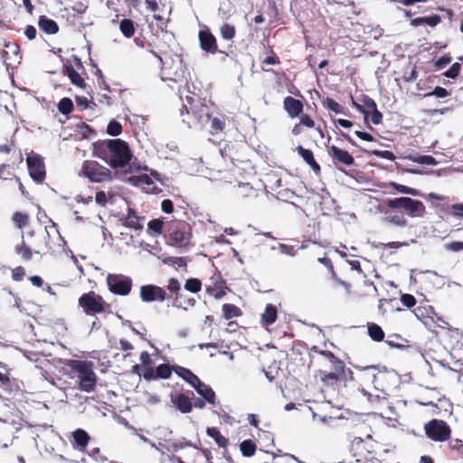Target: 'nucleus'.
I'll return each mask as SVG.
<instances>
[{"mask_svg": "<svg viewBox=\"0 0 463 463\" xmlns=\"http://www.w3.org/2000/svg\"><path fill=\"white\" fill-rule=\"evenodd\" d=\"M93 156L112 168L125 167L132 155L128 143L122 139L99 140L93 144Z\"/></svg>", "mask_w": 463, "mask_h": 463, "instance_id": "f257e3e1", "label": "nucleus"}, {"mask_svg": "<svg viewBox=\"0 0 463 463\" xmlns=\"http://www.w3.org/2000/svg\"><path fill=\"white\" fill-rule=\"evenodd\" d=\"M317 352L328 362L330 369L329 371H317L316 376L319 378L323 385L326 387H334L341 382L354 380L353 371L345 366V364L342 359L337 357L331 351L321 350Z\"/></svg>", "mask_w": 463, "mask_h": 463, "instance_id": "f03ea898", "label": "nucleus"}, {"mask_svg": "<svg viewBox=\"0 0 463 463\" xmlns=\"http://www.w3.org/2000/svg\"><path fill=\"white\" fill-rule=\"evenodd\" d=\"M71 371V378L78 380V389L85 392L95 391L98 376L94 372V364L87 360H68L66 364Z\"/></svg>", "mask_w": 463, "mask_h": 463, "instance_id": "7ed1b4c3", "label": "nucleus"}, {"mask_svg": "<svg viewBox=\"0 0 463 463\" xmlns=\"http://www.w3.org/2000/svg\"><path fill=\"white\" fill-rule=\"evenodd\" d=\"M189 106L184 105L183 122L190 128L203 129L211 119V109L199 99L187 98Z\"/></svg>", "mask_w": 463, "mask_h": 463, "instance_id": "20e7f679", "label": "nucleus"}, {"mask_svg": "<svg viewBox=\"0 0 463 463\" xmlns=\"http://www.w3.org/2000/svg\"><path fill=\"white\" fill-rule=\"evenodd\" d=\"M171 244L176 247H187L191 244L193 237L192 226L185 221L174 220L167 222L165 226Z\"/></svg>", "mask_w": 463, "mask_h": 463, "instance_id": "39448f33", "label": "nucleus"}, {"mask_svg": "<svg viewBox=\"0 0 463 463\" xmlns=\"http://www.w3.org/2000/svg\"><path fill=\"white\" fill-rule=\"evenodd\" d=\"M384 205L390 209H402L411 218H420L426 214V207L421 201L411 197L386 199Z\"/></svg>", "mask_w": 463, "mask_h": 463, "instance_id": "423d86ee", "label": "nucleus"}, {"mask_svg": "<svg viewBox=\"0 0 463 463\" xmlns=\"http://www.w3.org/2000/svg\"><path fill=\"white\" fill-rule=\"evenodd\" d=\"M167 298L173 300V306L177 308L187 310L196 304L194 298L187 297L182 290L181 283L176 278H170L167 281Z\"/></svg>", "mask_w": 463, "mask_h": 463, "instance_id": "0eeeda50", "label": "nucleus"}, {"mask_svg": "<svg viewBox=\"0 0 463 463\" xmlns=\"http://www.w3.org/2000/svg\"><path fill=\"white\" fill-rule=\"evenodd\" d=\"M78 305L87 316H95L106 311L104 298L94 291L82 294L78 300Z\"/></svg>", "mask_w": 463, "mask_h": 463, "instance_id": "6e6552de", "label": "nucleus"}, {"mask_svg": "<svg viewBox=\"0 0 463 463\" xmlns=\"http://www.w3.org/2000/svg\"><path fill=\"white\" fill-rule=\"evenodd\" d=\"M81 173L91 183H104L112 180L111 171L94 160L84 161Z\"/></svg>", "mask_w": 463, "mask_h": 463, "instance_id": "1a4fd4ad", "label": "nucleus"}, {"mask_svg": "<svg viewBox=\"0 0 463 463\" xmlns=\"http://www.w3.org/2000/svg\"><path fill=\"white\" fill-rule=\"evenodd\" d=\"M426 436L433 441L443 442L449 439L451 429L449 425L438 419H432L424 425Z\"/></svg>", "mask_w": 463, "mask_h": 463, "instance_id": "9d476101", "label": "nucleus"}, {"mask_svg": "<svg viewBox=\"0 0 463 463\" xmlns=\"http://www.w3.org/2000/svg\"><path fill=\"white\" fill-rule=\"evenodd\" d=\"M106 282L109 291L119 296H128L133 287L132 279L123 274H109Z\"/></svg>", "mask_w": 463, "mask_h": 463, "instance_id": "9b49d317", "label": "nucleus"}, {"mask_svg": "<svg viewBox=\"0 0 463 463\" xmlns=\"http://www.w3.org/2000/svg\"><path fill=\"white\" fill-rule=\"evenodd\" d=\"M374 441L370 434L365 439L354 437L350 445V449L354 457L361 458L362 462L367 459V457L374 451Z\"/></svg>", "mask_w": 463, "mask_h": 463, "instance_id": "f8f14e48", "label": "nucleus"}, {"mask_svg": "<svg viewBox=\"0 0 463 463\" xmlns=\"http://www.w3.org/2000/svg\"><path fill=\"white\" fill-rule=\"evenodd\" d=\"M377 368L375 366H365L358 368L356 376H354L353 382L357 383L359 390L364 395H371L367 388L373 387Z\"/></svg>", "mask_w": 463, "mask_h": 463, "instance_id": "ddd939ff", "label": "nucleus"}, {"mask_svg": "<svg viewBox=\"0 0 463 463\" xmlns=\"http://www.w3.org/2000/svg\"><path fill=\"white\" fill-rule=\"evenodd\" d=\"M26 164L32 179L37 183L43 182L46 172L43 157L37 154L29 156L26 158Z\"/></svg>", "mask_w": 463, "mask_h": 463, "instance_id": "4468645a", "label": "nucleus"}, {"mask_svg": "<svg viewBox=\"0 0 463 463\" xmlns=\"http://www.w3.org/2000/svg\"><path fill=\"white\" fill-rule=\"evenodd\" d=\"M139 295L143 302H163L167 298V293L165 288L152 284L141 286Z\"/></svg>", "mask_w": 463, "mask_h": 463, "instance_id": "2eb2a0df", "label": "nucleus"}, {"mask_svg": "<svg viewBox=\"0 0 463 463\" xmlns=\"http://www.w3.org/2000/svg\"><path fill=\"white\" fill-rule=\"evenodd\" d=\"M328 155L336 167L339 165L352 166L355 163L354 156L348 151L335 145L328 147Z\"/></svg>", "mask_w": 463, "mask_h": 463, "instance_id": "dca6fc26", "label": "nucleus"}, {"mask_svg": "<svg viewBox=\"0 0 463 463\" xmlns=\"http://www.w3.org/2000/svg\"><path fill=\"white\" fill-rule=\"evenodd\" d=\"M198 39L203 51L212 54L219 52L217 40L207 26L199 31Z\"/></svg>", "mask_w": 463, "mask_h": 463, "instance_id": "f3484780", "label": "nucleus"}, {"mask_svg": "<svg viewBox=\"0 0 463 463\" xmlns=\"http://www.w3.org/2000/svg\"><path fill=\"white\" fill-rule=\"evenodd\" d=\"M1 56L7 67L19 63L22 58L20 55V46L16 43H5Z\"/></svg>", "mask_w": 463, "mask_h": 463, "instance_id": "a211bd4d", "label": "nucleus"}, {"mask_svg": "<svg viewBox=\"0 0 463 463\" xmlns=\"http://www.w3.org/2000/svg\"><path fill=\"white\" fill-rule=\"evenodd\" d=\"M392 376L386 372H381L377 369L375 373L374 383L373 389L388 395L392 390Z\"/></svg>", "mask_w": 463, "mask_h": 463, "instance_id": "6ab92c4d", "label": "nucleus"}, {"mask_svg": "<svg viewBox=\"0 0 463 463\" xmlns=\"http://www.w3.org/2000/svg\"><path fill=\"white\" fill-rule=\"evenodd\" d=\"M145 380L152 381L156 379H169L172 375V368L167 364H159L156 370L147 369L142 373Z\"/></svg>", "mask_w": 463, "mask_h": 463, "instance_id": "aec40b11", "label": "nucleus"}, {"mask_svg": "<svg viewBox=\"0 0 463 463\" xmlns=\"http://www.w3.org/2000/svg\"><path fill=\"white\" fill-rule=\"evenodd\" d=\"M171 402L181 413H189L193 410L192 398L185 393H175L170 396Z\"/></svg>", "mask_w": 463, "mask_h": 463, "instance_id": "412c9836", "label": "nucleus"}, {"mask_svg": "<svg viewBox=\"0 0 463 463\" xmlns=\"http://www.w3.org/2000/svg\"><path fill=\"white\" fill-rule=\"evenodd\" d=\"M283 108L290 118H295L302 114L304 106L301 100L287 96L283 100Z\"/></svg>", "mask_w": 463, "mask_h": 463, "instance_id": "4be33fe9", "label": "nucleus"}, {"mask_svg": "<svg viewBox=\"0 0 463 463\" xmlns=\"http://www.w3.org/2000/svg\"><path fill=\"white\" fill-rule=\"evenodd\" d=\"M233 194L238 200H249L258 195L257 190L248 183L239 184L235 187Z\"/></svg>", "mask_w": 463, "mask_h": 463, "instance_id": "5701e85b", "label": "nucleus"}, {"mask_svg": "<svg viewBox=\"0 0 463 463\" xmlns=\"http://www.w3.org/2000/svg\"><path fill=\"white\" fill-rule=\"evenodd\" d=\"M297 151L298 155L302 157V159L311 167V169L316 173L319 174L321 171V167L319 164L315 159L314 154L310 149L304 148L302 146H298L297 147Z\"/></svg>", "mask_w": 463, "mask_h": 463, "instance_id": "b1692460", "label": "nucleus"}, {"mask_svg": "<svg viewBox=\"0 0 463 463\" xmlns=\"http://www.w3.org/2000/svg\"><path fill=\"white\" fill-rule=\"evenodd\" d=\"M136 184L141 186L146 193L157 194L160 189L155 182L146 174L135 176Z\"/></svg>", "mask_w": 463, "mask_h": 463, "instance_id": "393cba45", "label": "nucleus"}, {"mask_svg": "<svg viewBox=\"0 0 463 463\" xmlns=\"http://www.w3.org/2000/svg\"><path fill=\"white\" fill-rule=\"evenodd\" d=\"M196 392L210 404H215L216 395L213 390L199 379V383L193 386Z\"/></svg>", "mask_w": 463, "mask_h": 463, "instance_id": "a878e982", "label": "nucleus"}, {"mask_svg": "<svg viewBox=\"0 0 463 463\" xmlns=\"http://www.w3.org/2000/svg\"><path fill=\"white\" fill-rule=\"evenodd\" d=\"M63 72L68 76L73 85L80 89H84L86 87L84 79L75 71L71 64H65L63 66Z\"/></svg>", "mask_w": 463, "mask_h": 463, "instance_id": "bb28decb", "label": "nucleus"}, {"mask_svg": "<svg viewBox=\"0 0 463 463\" xmlns=\"http://www.w3.org/2000/svg\"><path fill=\"white\" fill-rule=\"evenodd\" d=\"M73 447L80 450L84 449L90 442V435L82 429H77L72 433Z\"/></svg>", "mask_w": 463, "mask_h": 463, "instance_id": "cd10ccee", "label": "nucleus"}, {"mask_svg": "<svg viewBox=\"0 0 463 463\" xmlns=\"http://www.w3.org/2000/svg\"><path fill=\"white\" fill-rule=\"evenodd\" d=\"M318 261L322 264H324L331 273L332 279L336 282V284L342 286L347 292H350L351 289V284L348 282H345L339 279L334 269L333 263L331 260L327 257L319 258Z\"/></svg>", "mask_w": 463, "mask_h": 463, "instance_id": "c85d7f7f", "label": "nucleus"}, {"mask_svg": "<svg viewBox=\"0 0 463 463\" xmlns=\"http://www.w3.org/2000/svg\"><path fill=\"white\" fill-rule=\"evenodd\" d=\"M38 25L42 31L48 34H55L59 32L58 24L45 15L39 17Z\"/></svg>", "mask_w": 463, "mask_h": 463, "instance_id": "c756f323", "label": "nucleus"}, {"mask_svg": "<svg viewBox=\"0 0 463 463\" xmlns=\"http://www.w3.org/2000/svg\"><path fill=\"white\" fill-rule=\"evenodd\" d=\"M125 227L134 229L136 231L141 230L143 225L140 223V218L137 215L135 210L128 208V215L121 220Z\"/></svg>", "mask_w": 463, "mask_h": 463, "instance_id": "7c9ffc66", "label": "nucleus"}, {"mask_svg": "<svg viewBox=\"0 0 463 463\" xmlns=\"http://www.w3.org/2000/svg\"><path fill=\"white\" fill-rule=\"evenodd\" d=\"M225 118L226 117L223 115H220L219 117H213L211 115V119L208 122V124H210L209 132L211 135L215 136L223 132L225 128Z\"/></svg>", "mask_w": 463, "mask_h": 463, "instance_id": "2f4dec72", "label": "nucleus"}, {"mask_svg": "<svg viewBox=\"0 0 463 463\" xmlns=\"http://www.w3.org/2000/svg\"><path fill=\"white\" fill-rule=\"evenodd\" d=\"M278 317V309L273 304H268L261 316V324L264 326L272 325Z\"/></svg>", "mask_w": 463, "mask_h": 463, "instance_id": "473e14b6", "label": "nucleus"}, {"mask_svg": "<svg viewBox=\"0 0 463 463\" xmlns=\"http://www.w3.org/2000/svg\"><path fill=\"white\" fill-rule=\"evenodd\" d=\"M175 371L180 377H182L184 380H185L191 386H194L195 383H199V377L187 368L176 366L175 368Z\"/></svg>", "mask_w": 463, "mask_h": 463, "instance_id": "72a5a7b5", "label": "nucleus"}, {"mask_svg": "<svg viewBox=\"0 0 463 463\" xmlns=\"http://www.w3.org/2000/svg\"><path fill=\"white\" fill-rule=\"evenodd\" d=\"M206 434L213 438L220 448H226L229 444L228 439L222 436L216 427H208Z\"/></svg>", "mask_w": 463, "mask_h": 463, "instance_id": "f704fd0d", "label": "nucleus"}, {"mask_svg": "<svg viewBox=\"0 0 463 463\" xmlns=\"http://www.w3.org/2000/svg\"><path fill=\"white\" fill-rule=\"evenodd\" d=\"M222 317L224 319L229 320L233 317H239L242 315L241 309L233 304L225 303L222 307Z\"/></svg>", "mask_w": 463, "mask_h": 463, "instance_id": "c9c22d12", "label": "nucleus"}, {"mask_svg": "<svg viewBox=\"0 0 463 463\" xmlns=\"http://www.w3.org/2000/svg\"><path fill=\"white\" fill-rule=\"evenodd\" d=\"M367 334L372 340L375 342H381L384 339V332L383 328L375 323H368Z\"/></svg>", "mask_w": 463, "mask_h": 463, "instance_id": "e433bc0d", "label": "nucleus"}, {"mask_svg": "<svg viewBox=\"0 0 463 463\" xmlns=\"http://www.w3.org/2000/svg\"><path fill=\"white\" fill-rule=\"evenodd\" d=\"M361 101L363 102V106L356 103L354 100H353V106L359 111L363 112L365 115V118L367 117L368 112L364 110V107H365L368 110L372 111L374 110L377 108V105L375 101L370 98L369 96H363L361 99Z\"/></svg>", "mask_w": 463, "mask_h": 463, "instance_id": "4c0bfd02", "label": "nucleus"}, {"mask_svg": "<svg viewBox=\"0 0 463 463\" xmlns=\"http://www.w3.org/2000/svg\"><path fill=\"white\" fill-rule=\"evenodd\" d=\"M119 30L126 38H131L136 32L135 23L131 19L124 18L119 23Z\"/></svg>", "mask_w": 463, "mask_h": 463, "instance_id": "58836bf2", "label": "nucleus"}, {"mask_svg": "<svg viewBox=\"0 0 463 463\" xmlns=\"http://www.w3.org/2000/svg\"><path fill=\"white\" fill-rule=\"evenodd\" d=\"M227 287L222 283H214L213 285L206 286V293L213 296L215 299H221L226 295Z\"/></svg>", "mask_w": 463, "mask_h": 463, "instance_id": "ea45409f", "label": "nucleus"}, {"mask_svg": "<svg viewBox=\"0 0 463 463\" xmlns=\"http://www.w3.org/2000/svg\"><path fill=\"white\" fill-rule=\"evenodd\" d=\"M23 240L20 244H17L14 247V251L16 254H18L23 260L29 261L32 260L33 257V250L25 243L24 240V236L22 237Z\"/></svg>", "mask_w": 463, "mask_h": 463, "instance_id": "a19ab883", "label": "nucleus"}, {"mask_svg": "<svg viewBox=\"0 0 463 463\" xmlns=\"http://www.w3.org/2000/svg\"><path fill=\"white\" fill-rule=\"evenodd\" d=\"M30 217L27 213L22 212H14L12 216V221L16 227L24 229L29 223Z\"/></svg>", "mask_w": 463, "mask_h": 463, "instance_id": "79ce46f5", "label": "nucleus"}, {"mask_svg": "<svg viewBox=\"0 0 463 463\" xmlns=\"http://www.w3.org/2000/svg\"><path fill=\"white\" fill-rule=\"evenodd\" d=\"M240 449L242 456L250 458L255 454L257 447L251 439H245L240 444Z\"/></svg>", "mask_w": 463, "mask_h": 463, "instance_id": "37998d69", "label": "nucleus"}, {"mask_svg": "<svg viewBox=\"0 0 463 463\" xmlns=\"http://www.w3.org/2000/svg\"><path fill=\"white\" fill-rule=\"evenodd\" d=\"M390 186L401 194H410L412 196H421V194L419 190L410 187V186H407V185H403V184H400L392 182V183H390Z\"/></svg>", "mask_w": 463, "mask_h": 463, "instance_id": "c03bdc74", "label": "nucleus"}, {"mask_svg": "<svg viewBox=\"0 0 463 463\" xmlns=\"http://www.w3.org/2000/svg\"><path fill=\"white\" fill-rule=\"evenodd\" d=\"M220 33L222 39L231 41L236 35L235 26L225 23L220 28Z\"/></svg>", "mask_w": 463, "mask_h": 463, "instance_id": "a18cd8bd", "label": "nucleus"}, {"mask_svg": "<svg viewBox=\"0 0 463 463\" xmlns=\"http://www.w3.org/2000/svg\"><path fill=\"white\" fill-rule=\"evenodd\" d=\"M184 289L191 293H198L202 289V281L196 278L187 279L184 282Z\"/></svg>", "mask_w": 463, "mask_h": 463, "instance_id": "49530a36", "label": "nucleus"}, {"mask_svg": "<svg viewBox=\"0 0 463 463\" xmlns=\"http://www.w3.org/2000/svg\"><path fill=\"white\" fill-rule=\"evenodd\" d=\"M322 104L326 109L336 114L344 113V107L329 97L324 99Z\"/></svg>", "mask_w": 463, "mask_h": 463, "instance_id": "de8ad7c7", "label": "nucleus"}, {"mask_svg": "<svg viewBox=\"0 0 463 463\" xmlns=\"http://www.w3.org/2000/svg\"><path fill=\"white\" fill-rule=\"evenodd\" d=\"M58 109L63 115H69L73 110V102L70 98H62L58 103Z\"/></svg>", "mask_w": 463, "mask_h": 463, "instance_id": "09e8293b", "label": "nucleus"}, {"mask_svg": "<svg viewBox=\"0 0 463 463\" xmlns=\"http://www.w3.org/2000/svg\"><path fill=\"white\" fill-rule=\"evenodd\" d=\"M15 177H17L13 168L8 164H2L0 165V179L2 180H15Z\"/></svg>", "mask_w": 463, "mask_h": 463, "instance_id": "8fccbe9b", "label": "nucleus"}, {"mask_svg": "<svg viewBox=\"0 0 463 463\" xmlns=\"http://www.w3.org/2000/svg\"><path fill=\"white\" fill-rule=\"evenodd\" d=\"M450 450L455 453V458L463 459V441L456 439L449 442Z\"/></svg>", "mask_w": 463, "mask_h": 463, "instance_id": "3c124183", "label": "nucleus"}, {"mask_svg": "<svg viewBox=\"0 0 463 463\" xmlns=\"http://www.w3.org/2000/svg\"><path fill=\"white\" fill-rule=\"evenodd\" d=\"M386 221L389 223H392L396 226L405 227L407 225V220L402 213H395L386 217Z\"/></svg>", "mask_w": 463, "mask_h": 463, "instance_id": "603ef678", "label": "nucleus"}, {"mask_svg": "<svg viewBox=\"0 0 463 463\" xmlns=\"http://www.w3.org/2000/svg\"><path fill=\"white\" fill-rule=\"evenodd\" d=\"M166 222H164L160 219H153L151 220L147 226L148 229L153 231L155 233L161 234L163 232H165V226Z\"/></svg>", "mask_w": 463, "mask_h": 463, "instance_id": "864d4df0", "label": "nucleus"}, {"mask_svg": "<svg viewBox=\"0 0 463 463\" xmlns=\"http://www.w3.org/2000/svg\"><path fill=\"white\" fill-rule=\"evenodd\" d=\"M107 133L110 136L117 137L122 133V126L115 119L109 121L107 127Z\"/></svg>", "mask_w": 463, "mask_h": 463, "instance_id": "5fc2aeb1", "label": "nucleus"}, {"mask_svg": "<svg viewBox=\"0 0 463 463\" xmlns=\"http://www.w3.org/2000/svg\"><path fill=\"white\" fill-rule=\"evenodd\" d=\"M410 159L421 165H435L437 164L436 159L432 156H410Z\"/></svg>", "mask_w": 463, "mask_h": 463, "instance_id": "6e6d98bb", "label": "nucleus"}, {"mask_svg": "<svg viewBox=\"0 0 463 463\" xmlns=\"http://www.w3.org/2000/svg\"><path fill=\"white\" fill-rule=\"evenodd\" d=\"M140 361L143 366V372H146L147 369H154L152 367L153 360L148 352L143 351L140 354Z\"/></svg>", "mask_w": 463, "mask_h": 463, "instance_id": "4d7b16f0", "label": "nucleus"}, {"mask_svg": "<svg viewBox=\"0 0 463 463\" xmlns=\"http://www.w3.org/2000/svg\"><path fill=\"white\" fill-rule=\"evenodd\" d=\"M461 70V64L458 62H455L451 65V67L446 71L443 75L449 79H456L460 72Z\"/></svg>", "mask_w": 463, "mask_h": 463, "instance_id": "13d9d810", "label": "nucleus"}, {"mask_svg": "<svg viewBox=\"0 0 463 463\" xmlns=\"http://www.w3.org/2000/svg\"><path fill=\"white\" fill-rule=\"evenodd\" d=\"M449 95V90H447L445 88L437 86L434 88V90L427 94H425V97L429 96H436L437 98H446Z\"/></svg>", "mask_w": 463, "mask_h": 463, "instance_id": "bf43d9fd", "label": "nucleus"}, {"mask_svg": "<svg viewBox=\"0 0 463 463\" xmlns=\"http://www.w3.org/2000/svg\"><path fill=\"white\" fill-rule=\"evenodd\" d=\"M402 305L406 307H412L416 305V298L411 294H402L401 297Z\"/></svg>", "mask_w": 463, "mask_h": 463, "instance_id": "052dcab7", "label": "nucleus"}, {"mask_svg": "<svg viewBox=\"0 0 463 463\" xmlns=\"http://www.w3.org/2000/svg\"><path fill=\"white\" fill-rule=\"evenodd\" d=\"M371 153L376 156L381 157V158H384V159L391 160V161L395 160L394 154L389 150H373Z\"/></svg>", "mask_w": 463, "mask_h": 463, "instance_id": "680f3d73", "label": "nucleus"}, {"mask_svg": "<svg viewBox=\"0 0 463 463\" xmlns=\"http://www.w3.org/2000/svg\"><path fill=\"white\" fill-rule=\"evenodd\" d=\"M25 276V269L22 266H18L12 269V279L14 281H20Z\"/></svg>", "mask_w": 463, "mask_h": 463, "instance_id": "e2e57ef3", "label": "nucleus"}, {"mask_svg": "<svg viewBox=\"0 0 463 463\" xmlns=\"http://www.w3.org/2000/svg\"><path fill=\"white\" fill-rule=\"evenodd\" d=\"M440 22H441V17L439 14L424 16V24H428L430 27L437 26Z\"/></svg>", "mask_w": 463, "mask_h": 463, "instance_id": "0e129e2a", "label": "nucleus"}, {"mask_svg": "<svg viewBox=\"0 0 463 463\" xmlns=\"http://www.w3.org/2000/svg\"><path fill=\"white\" fill-rule=\"evenodd\" d=\"M165 263L176 265L178 267H186L185 259L183 257H170L165 260Z\"/></svg>", "mask_w": 463, "mask_h": 463, "instance_id": "69168bd1", "label": "nucleus"}, {"mask_svg": "<svg viewBox=\"0 0 463 463\" xmlns=\"http://www.w3.org/2000/svg\"><path fill=\"white\" fill-rule=\"evenodd\" d=\"M299 123L302 126L312 128L315 127L314 119L307 114H301Z\"/></svg>", "mask_w": 463, "mask_h": 463, "instance_id": "338daca9", "label": "nucleus"}, {"mask_svg": "<svg viewBox=\"0 0 463 463\" xmlns=\"http://www.w3.org/2000/svg\"><path fill=\"white\" fill-rule=\"evenodd\" d=\"M278 194H279V196H280L285 201H289V200H293V199H300V197L298 195L295 194V193L292 191L284 190V191L278 192Z\"/></svg>", "mask_w": 463, "mask_h": 463, "instance_id": "774afa93", "label": "nucleus"}]
</instances>
